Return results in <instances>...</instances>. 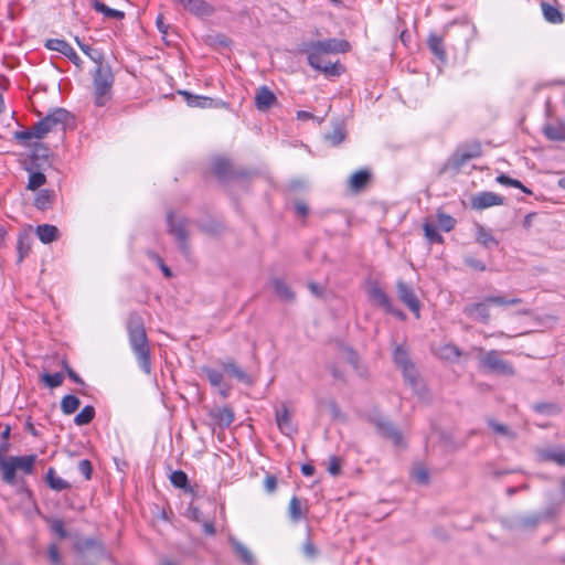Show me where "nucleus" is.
Segmentation results:
<instances>
[{
  "mask_svg": "<svg viewBox=\"0 0 565 565\" xmlns=\"http://www.w3.org/2000/svg\"><path fill=\"white\" fill-rule=\"evenodd\" d=\"M369 300L399 319H405V313L399 309H395L387 294L380 287L377 282H371L367 288Z\"/></svg>",
  "mask_w": 565,
  "mask_h": 565,
  "instance_id": "8",
  "label": "nucleus"
},
{
  "mask_svg": "<svg viewBox=\"0 0 565 565\" xmlns=\"http://www.w3.org/2000/svg\"><path fill=\"white\" fill-rule=\"evenodd\" d=\"M534 411L541 414L555 415L559 413V407L553 403H539L534 405Z\"/></svg>",
  "mask_w": 565,
  "mask_h": 565,
  "instance_id": "54",
  "label": "nucleus"
},
{
  "mask_svg": "<svg viewBox=\"0 0 565 565\" xmlns=\"http://www.w3.org/2000/svg\"><path fill=\"white\" fill-rule=\"evenodd\" d=\"M556 514L557 509L554 505H551L541 512L518 514L511 519L510 527L519 531H534L542 522L553 520Z\"/></svg>",
  "mask_w": 565,
  "mask_h": 565,
  "instance_id": "5",
  "label": "nucleus"
},
{
  "mask_svg": "<svg viewBox=\"0 0 565 565\" xmlns=\"http://www.w3.org/2000/svg\"><path fill=\"white\" fill-rule=\"evenodd\" d=\"M212 170L215 175L218 178H226L227 174L231 172V163L228 160L223 158H216L213 161Z\"/></svg>",
  "mask_w": 565,
  "mask_h": 565,
  "instance_id": "46",
  "label": "nucleus"
},
{
  "mask_svg": "<svg viewBox=\"0 0 565 565\" xmlns=\"http://www.w3.org/2000/svg\"><path fill=\"white\" fill-rule=\"evenodd\" d=\"M320 406L327 408L334 418L340 416V408L334 399L329 398L326 401H321Z\"/></svg>",
  "mask_w": 565,
  "mask_h": 565,
  "instance_id": "58",
  "label": "nucleus"
},
{
  "mask_svg": "<svg viewBox=\"0 0 565 565\" xmlns=\"http://www.w3.org/2000/svg\"><path fill=\"white\" fill-rule=\"evenodd\" d=\"M537 456L541 461H553L559 466H565V450L540 449Z\"/></svg>",
  "mask_w": 565,
  "mask_h": 565,
  "instance_id": "31",
  "label": "nucleus"
},
{
  "mask_svg": "<svg viewBox=\"0 0 565 565\" xmlns=\"http://www.w3.org/2000/svg\"><path fill=\"white\" fill-rule=\"evenodd\" d=\"M95 417V408L92 405L85 406L74 418L77 426L89 424Z\"/></svg>",
  "mask_w": 565,
  "mask_h": 565,
  "instance_id": "42",
  "label": "nucleus"
},
{
  "mask_svg": "<svg viewBox=\"0 0 565 565\" xmlns=\"http://www.w3.org/2000/svg\"><path fill=\"white\" fill-rule=\"evenodd\" d=\"M46 523L50 526V530L55 533L60 540H64L68 537V532L64 527V523L60 519L55 518H45Z\"/></svg>",
  "mask_w": 565,
  "mask_h": 565,
  "instance_id": "44",
  "label": "nucleus"
},
{
  "mask_svg": "<svg viewBox=\"0 0 565 565\" xmlns=\"http://www.w3.org/2000/svg\"><path fill=\"white\" fill-rule=\"evenodd\" d=\"M425 236L430 243H443L444 238L434 224L426 222L423 226Z\"/></svg>",
  "mask_w": 565,
  "mask_h": 565,
  "instance_id": "53",
  "label": "nucleus"
},
{
  "mask_svg": "<svg viewBox=\"0 0 565 565\" xmlns=\"http://www.w3.org/2000/svg\"><path fill=\"white\" fill-rule=\"evenodd\" d=\"M489 305L490 302H486V299L481 302L469 303L465 306L463 313L473 320L488 324L490 321Z\"/></svg>",
  "mask_w": 565,
  "mask_h": 565,
  "instance_id": "12",
  "label": "nucleus"
},
{
  "mask_svg": "<svg viewBox=\"0 0 565 565\" xmlns=\"http://www.w3.org/2000/svg\"><path fill=\"white\" fill-rule=\"evenodd\" d=\"M78 471L85 477L86 480L92 478L93 465L89 460L83 459L78 462Z\"/></svg>",
  "mask_w": 565,
  "mask_h": 565,
  "instance_id": "59",
  "label": "nucleus"
},
{
  "mask_svg": "<svg viewBox=\"0 0 565 565\" xmlns=\"http://www.w3.org/2000/svg\"><path fill=\"white\" fill-rule=\"evenodd\" d=\"M81 405V401L75 395H65L61 401V409L65 415L75 413Z\"/></svg>",
  "mask_w": 565,
  "mask_h": 565,
  "instance_id": "40",
  "label": "nucleus"
},
{
  "mask_svg": "<svg viewBox=\"0 0 565 565\" xmlns=\"http://www.w3.org/2000/svg\"><path fill=\"white\" fill-rule=\"evenodd\" d=\"M476 241L487 248L499 245L498 239L482 225H477Z\"/></svg>",
  "mask_w": 565,
  "mask_h": 565,
  "instance_id": "34",
  "label": "nucleus"
},
{
  "mask_svg": "<svg viewBox=\"0 0 565 565\" xmlns=\"http://www.w3.org/2000/svg\"><path fill=\"white\" fill-rule=\"evenodd\" d=\"M437 354L443 360L455 361L462 355V352L457 345L447 343L438 348Z\"/></svg>",
  "mask_w": 565,
  "mask_h": 565,
  "instance_id": "36",
  "label": "nucleus"
},
{
  "mask_svg": "<svg viewBox=\"0 0 565 565\" xmlns=\"http://www.w3.org/2000/svg\"><path fill=\"white\" fill-rule=\"evenodd\" d=\"M14 138L17 140H19V141H28V140H31L32 138H35V137L33 135L32 128H30V129L17 131L14 134Z\"/></svg>",
  "mask_w": 565,
  "mask_h": 565,
  "instance_id": "64",
  "label": "nucleus"
},
{
  "mask_svg": "<svg viewBox=\"0 0 565 565\" xmlns=\"http://www.w3.org/2000/svg\"><path fill=\"white\" fill-rule=\"evenodd\" d=\"M181 6L198 17H209L214 12L212 6L204 0H184Z\"/></svg>",
  "mask_w": 565,
  "mask_h": 565,
  "instance_id": "21",
  "label": "nucleus"
},
{
  "mask_svg": "<svg viewBox=\"0 0 565 565\" xmlns=\"http://www.w3.org/2000/svg\"><path fill=\"white\" fill-rule=\"evenodd\" d=\"M126 330L130 349L137 360L139 367L150 374L152 370L151 349L147 337L143 318L140 313L132 311L128 315Z\"/></svg>",
  "mask_w": 565,
  "mask_h": 565,
  "instance_id": "1",
  "label": "nucleus"
},
{
  "mask_svg": "<svg viewBox=\"0 0 565 565\" xmlns=\"http://www.w3.org/2000/svg\"><path fill=\"white\" fill-rule=\"evenodd\" d=\"M36 235L44 244H50L57 239L58 228L54 225L42 224L36 227Z\"/></svg>",
  "mask_w": 565,
  "mask_h": 565,
  "instance_id": "30",
  "label": "nucleus"
},
{
  "mask_svg": "<svg viewBox=\"0 0 565 565\" xmlns=\"http://www.w3.org/2000/svg\"><path fill=\"white\" fill-rule=\"evenodd\" d=\"M414 478L418 483H427L428 481V472L425 468H416L414 470Z\"/></svg>",
  "mask_w": 565,
  "mask_h": 565,
  "instance_id": "63",
  "label": "nucleus"
},
{
  "mask_svg": "<svg viewBox=\"0 0 565 565\" xmlns=\"http://www.w3.org/2000/svg\"><path fill=\"white\" fill-rule=\"evenodd\" d=\"M179 94L184 97L190 107L207 108L213 105V99L210 97L193 95L188 90H179Z\"/></svg>",
  "mask_w": 565,
  "mask_h": 565,
  "instance_id": "28",
  "label": "nucleus"
},
{
  "mask_svg": "<svg viewBox=\"0 0 565 565\" xmlns=\"http://www.w3.org/2000/svg\"><path fill=\"white\" fill-rule=\"evenodd\" d=\"M81 50L96 64V66L106 63L105 54L100 50L93 49L89 45H81Z\"/></svg>",
  "mask_w": 565,
  "mask_h": 565,
  "instance_id": "48",
  "label": "nucleus"
},
{
  "mask_svg": "<svg viewBox=\"0 0 565 565\" xmlns=\"http://www.w3.org/2000/svg\"><path fill=\"white\" fill-rule=\"evenodd\" d=\"M371 172L366 169L354 172L349 179V188L352 192H360L366 188L371 181Z\"/></svg>",
  "mask_w": 565,
  "mask_h": 565,
  "instance_id": "23",
  "label": "nucleus"
},
{
  "mask_svg": "<svg viewBox=\"0 0 565 565\" xmlns=\"http://www.w3.org/2000/svg\"><path fill=\"white\" fill-rule=\"evenodd\" d=\"M403 372V376L405 382L414 390V392L420 397L425 394V385L423 384L418 372L414 364L408 365L406 367L401 369Z\"/></svg>",
  "mask_w": 565,
  "mask_h": 565,
  "instance_id": "18",
  "label": "nucleus"
},
{
  "mask_svg": "<svg viewBox=\"0 0 565 565\" xmlns=\"http://www.w3.org/2000/svg\"><path fill=\"white\" fill-rule=\"evenodd\" d=\"M167 223L169 234L175 238L181 253L188 257L190 255V221L185 217H175L172 213H169L167 216Z\"/></svg>",
  "mask_w": 565,
  "mask_h": 565,
  "instance_id": "7",
  "label": "nucleus"
},
{
  "mask_svg": "<svg viewBox=\"0 0 565 565\" xmlns=\"http://www.w3.org/2000/svg\"><path fill=\"white\" fill-rule=\"evenodd\" d=\"M276 102H277V97L267 86H262L260 88L257 89L256 95H255V106L258 110L266 111Z\"/></svg>",
  "mask_w": 565,
  "mask_h": 565,
  "instance_id": "20",
  "label": "nucleus"
},
{
  "mask_svg": "<svg viewBox=\"0 0 565 565\" xmlns=\"http://www.w3.org/2000/svg\"><path fill=\"white\" fill-rule=\"evenodd\" d=\"M25 170L29 172V180L26 184L28 190L38 191L46 183L45 174L38 171L35 166L31 164L30 167H26Z\"/></svg>",
  "mask_w": 565,
  "mask_h": 565,
  "instance_id": "26",
  "label": "nucleus"
},
{
  "mask_svg": "<svg viewBox=\"0 0 565 565\" xmlns=\"http://www.w3.org/2000/svg\"><path fill=\"white\" fill-rule=\"evenodd\" d=\"M264 488L268 493H274L277 488V478L274 475H267L264 480Z\"/></svg>",
  "mask_w": 565,
  "mask_h": 565,
  "instance_id": "62",
  "label": "nucleus"
},
{
  "mask_svg": "<svg viewBox=\"0 0 565 565\" xmlns=\"http://www.w3.org/2000/svg\"><path fill=\"white\" fill-rule=\"evenodd\" d=\"M201 372L206 376L210 384L214 387H221L223 383V374L210 366H202Z\"/></svg>",
  "mask_w": 565,
  "mask_h": 565,
  "instance_id": "43",
  "label": "nucleus"
},
{
  "mask_svg": "<svg viewBox=\"0 0 565 565\" xmlns=\"http://www.w3.org/2000/svg\"><path fill=\"white\" fill-rule=\"evenodd\" d=\"M341 468H342L341 458H339L337 456H331L329 458V462H328V467H327L328 472L331 476L337 477L341 473Z\"/></svg>",
  "mask_w": 565,
  "mask_h": 565,
  "instance_id": "56",
  "label": "nucleus"
},
{
  "mask_svg": "<svg viewBox=\"0 0 565 565\" xmlns=\"http://www.w3.org/2000/svg\"><path fill=\"white\" fill-rule=\"evenodd\" d=\"M487 423L495 434L501 435L510 440H514L516 438V433L513 431L509 426L500 424L492 418H488Z\"/></svg>",
  "mask_w": 565,
  "mask_h": 565,
  "instance_id": "39",
  "label": "nucleus"
},
{
  "mask_svg": "<svg viewBox=\"0 0 565 565\" xmlns=\"http://www.w3.org/2000/svg\"><path fill=\"white\" fill-rule=\"evenodd\" d=\"M393 359L395 364L399 367H406L412 365V361L408 356L407 350L403 345H396L393 352Z\"/></svg>",
  "mask_w": 565,
  "mask_h": 565,
  "instance_id": "41",
  "label": "nucleus"
},
{
  "mask_svg": "<svg viewBox=\"0 0 565 565\" xmlns=\"http://www.w3.org/2000/svg\"><path fill=\"white\" fill-rule=\"evenodd\" d=\"M210 416L221 428H227L234 422V412L230 406L215 407L210 412Z\"/></svg>",
  "mask_w": 565,
  "mask_h": 565,
  "instance_id": "19",
  "label": "nucleus"
},
{
  "mask_svg": "<svg viewBox=\"0 0 565 565\" xmlns=\"http://www.w3.org/2000/svg\"><path fill=\"white\" fill-rule=\"evenodd\" d=\"M345 136L347 131L344 125L342 122H335L332 130L326 134L324 138L330 145L338 146L345 139Z\"/></svg>",
  "mask_w": 565,
  "mask_h": 565,
  "instance_id": "35",
  "label": "nucleus"
},
{
  "mask_svg": "<svg viewBox=\"0 0 565 565\" xmlns=\"http://www.w3.org/2000/svg\"><path fill=\"white\" fill-rule=\"evenodd\" d=\"M318 65L313 64L310 65L312 68L323 73L326 76H340L344 68L339 62H331L326 60L324 54H318V62H316Z\"/></svg>",
  "mask_w": 565,
  "mask_h": 565,
  "instance_id": "17",
  "label": "nucleus"
},
{
  "mask_svg": "<svg viewBox=\"0 0 565 565\" xmlns=\"http://www.w3.org/2000/svg\"><path fill=\"white\" fill-rule=\"evenodd\" d=\"M35 460V455L21 457L11 456L7 459L1 456L0 469L2 471V480L8 484H13L15 482L17 470H21L25 475H31L33 472Z\"/></svg>",
  "mask_w": 565,
  "mask_h": 565,
  "instance_id": "3",
  "label": "nucleus"
},
{
  "mask_svg": "<svg viewBox=\"0 0 565 565\" xmlns=\"http://www.w3.org/2000/svg\"><path fill=\"white\" fill-rule=\"evenodd\" d=\"M375 426L379 430V433L390 439L394 446H402L403 445V436L399 433V430L390 422L386 419H377L375 422Z\"/></svg>",
  "mask_w": 565,
  "mask_h": 565,
  "instance_id": "15",
  "label": "nucleus"
},
{
  "mask_svg": "<svg viewBox=\"0 0 565 565\" xmlns=\"http://www.w3.org/2000/svg\"><path fill=\"white\" fill-rule=\"evenodd\" d=\"M544 136L552 141H565V121L546 124L543 127Z\"/></svg>",
  "mask_w": 565,
  "mask_h": 565,
  "instance_id": "24",
  "label": "nucleus"
},
{
  "mask_svg": "<svg viewBox=\"0 0 565 565\" xmlns=\"http://www.w3.org/2000/svg\"><path fill=\"white\" fill-rule=\"evenodd\" d=\"M504 198L493 192H480L475 194L470 200V205L473 210H484L494 205H501Z\"/></svg>",
  "mask_w": 565,
  "mask_h": 565,
  "instance_id": "11",
  "label": "nucleus"
},
{
  "mask_svg": "<svg viewBox=\"0 0 565 565\" xmlns=\"http://www.w3.org/2000/svg\"><path fill=\"white\" fill-rule=\"evenodd\" d=\"M480 156L481 145L479 142H472L459 148L454 156V161L457 167H461L469 160L478 158Z\"/></svg>",
  "mask_w": 565,
  "mask_h": 565,
  "instance_id": "14",
  "label": "nucleus"
},
{
  "mask_svg": "<svg viewBox=\"0 0 565 565\" xmlns=\"http://www.w3.org/2000/svg\"><path fill=\"white\" fill-rule=\"evenodd\" d=\"M49 156V149L46 147H44L43 145H36L35 148H34V151L32 153V157H31V164L35 166L36 167V160L40 159V158H47Z\"/></svg>",
  "mask_w": 565,
  "mask_h": 565,
  "instance_id": "60",
  "label": "nucleus"
},
{
  "mask_svg": "<svg viewBox=\"0 0 565 565\" xmlns=\"http://www.w3.org/2000/svg\"><path fill=\"white\" fill-rule=\"evenodd\" d=\"M170 481L175 488L183 489L185 491L191 490L188 475L182 470L173 471L170 476Z\"/></svg>",
  "mask_w": 565,
  "mask_h": 565,
  "instance_id": "45",
  "label": "nucleus"
},
{
  "mask_svg": "<svg viewBox=\"0 0 565 565\" xmlns=\"http://www.w3.org/2000/svg\"><path fill=\"white\" fill-rule=\"evenodd\" d=\"M273 287L278 297L284 300L291 301L295 298L294 292L289 288V286L281 279L275 278L273 280Z\"/></svg>",
  "mask_w": 565,
  "mask_h": 565,
  "instance_id": "38",
  "label": "nucleus"
},
{
  "mask_svg": "<svg viewBox=\"0 0 565 565\" xmlns=\"http://www.w3.org/2000/svg\"><path fill=\"white\" fill-rule=\"evenodd\" d=\"M230 544L234 550L235 554L241 558L243 563H245L246 565L255 564V557L246 545H244L235 537H230Z\"/></svg>",
  "mask_w": 565,
  "mask_h": 565,
  "instance_id": "25",
  "label": "nucleus"
},
{
  "mask_svg": "<svg viewBox=\"0 0 565 565\" xmlns=\"http://www.w3.org/2000/svg\"><path fill=\"white\" fill-rule=\"evenodd\" d=\"M301 550H302V554L308 559H315L318 556V553H319L318 548L315 546V544L312 543L310 537L306 539V541L302 544V548Z\"/></svg>",
  "mask_w": 565,
  "mask_h": 565,
  "instance_id": "55",
  "label": "nucleus"
},
{
  "mask_svg": "<svg viewBox=\"0 0 565 565\" xmlns=\"http://www.w3.org/2000/svg\"><path fill=\"white\" fill-rule=\"evenodd\" d=\"M541 8L543 17L547 22L553 24H559L563 22V13L556 7L543 1L541 2Z\"/></svg>",
  "mask_w": 565,
  "mask_h": 565,
  "instance_id": "33",
  "label": "nucleus"
},
{
  "mask_svg": "<svg viewBox=\"0 0 565 565\" xmlns=\"http://www.w3.org/2000/svg\"><path fill=\"white\" fill-rule=\"evenodd\" d=\"M350 50V43L345 40L327 39L323 41H316L307 43L303 52L307 53L309 65H318V54H335L345 53Z\"/></svg>",
  "mask_w": 565,
  "mask_h": 565,
  "instance_id": "4",
  "label": "nucleus"
},
{
  "mask_svg": "<svg viewBox=\"0 0 565 565\" xmlns=\"http://www.w3.org/2000/svg\"><path fill=\"white\" fill-rule=\"evenodd\" d=\"M41 377L45 385L51 388L61 386L64 381V374L61 372H56L54 374L43 373Z\"/></svg>",
  "mask_w": 565,
  "mask_h": 565,
  "instance_id": "50",
  "label": "nucleus"
},
{
  "mask_svg": "<svg viewBox=\"0 0 565 565\" xmlns=\"http://www.w3.org/2000/svg\"><path fill=\"white\" fill-rule=\"evenodd\" d=\"M276 423L280 431L287 436L296 433V427L292 424L291 413L288 407L282 404L275 411Z\"/></svg>",
  "mask_w": 565,
  "mask_h": 565,
  "instance_id": "13",
  "label": "nucleus"
},
{
  "mask_svg": "<svg viewBox=\"0 0 565 565\" xmlns=\"http://www.w3.org/2000/svg\"><path fill=\"white\" fill-rule=\"evenodd\" d=\"M32 130H33V135L36 139H42L45 137V135L49 131V128H47V125L44 122V120H40L38 121L35 125H33L32 127Z\"/></svg>",
  "mask_w": 565,
  "mask_h": 565,
  "instance_id": "57",
  "label": "nucleus"
},
{
  "mask_svg": "<svg viewBox=\"0 0 565 565\" xmlns=\"http://www.w3.org/2000/svg\"><path fill=\"white\" fill-rule=\"evenodd\" d=\"M114 81V74L108 63L95 67L93 72V87L96 106L103 107L110 100Z\"/></svg>",
  "mask_w": 565,
  "mask_h": 565,
  "instance_id": "2",
  "label": "nucleus"
},
{
  "mask_svg": "<svg viewBox=\"0 0 565 565\" xmlns=\"http://www.w3.org/2000/svg\"><path fill=\"white\" fill-rule=\"evenodd\" d=\"M437 221L438 226L445 232H450L456 225V220L444 212H438Z\"/></svg>",
  "mask_w": 565,
  "mask_h": 565,
  "instance_id": "52",
  "label": "nucleus"
},
{
  "mask_svg": "<svg viewBox=\"0 0 565 565\" xmlns=\"http://www.w3.org/2000/svg\"><path fill=\"white\" fill-rule=\"evenodd\" d=\"M223 370L235 377L237 381L250 385L253 383L252 377L243 371L235 362L226 361L221 363Z\"/></svg>",
  "mask_w": 565,
  "mask_h": 565,
  "instance_id": "27",
  "label": "nucleus"
},
{
  "mask_svg": "<svg viewBox=\"0 0 565 565\" xmlns=\"http://www.w3.org/2000/svg\"><path fill=\"white\" fill-rule=\"evenodd\" d=\"M497 182L502 185L518 188L526 194H532V191L530 189L524 186L519 180L512 179L509 175L500 174L499 177H497Z\"/></svg>",
  "mask_w": 565,
  "mask_h": 565,
  "instance_id": "49",
  "label": "nucleus"
},
{
  "mask_svg": "<svg viewBox=\"0 0 565 565\" xmlns=\"http://www.w3.org/2000/svg\"><path fill=\"white\" fill-rule=\"evenodd\" d=\"M396 290L399 300L417 317L419 316L420 302L409 285L403 280H397Z\"/></svg>",
  "mask_w": 565,
  "mask_h": 565,
  "instance_id": "9",
  "label": "nucleus"
},
{
  "mask_svg": "<svg viewBox=\"0 0 565 565\" xmlns=\"http://www.w3.org/2000/svg\"><path fill=\"white\" fill-rule=\"evenodd\" d=\"M486 302H490V305L495 306H514L522 302L520 298H505L503 296H488L486 297Z\"/></svg>",
  "mask_w": 565,
  "mask_h": 565,
  "instance_id": "51",
  "label": "nucleus"
},
{
  "mask_svg": "<svg viewBox=\"0 0 565 565\" xmlns=\"http://www.w3.org/2000/svg\"><path fill=\"white\" fill-rule=\"evenodd\" d=\"M427 45H428V49L431 51V53L438 60H440L443 62L446 60L447 54H446V51L444 47V41H443L441 36H438L435 33L429 34V36L427 39Z\"/></svg>",
  "mask_w": 565,
  "mask_h": 565,
  "instance_id": "29",
  "label": "nucleus"
},
{
  "mask_svg": "<svg viewBox=\"0 0 565 565\" xmlns=\"http://www.w3.org/2000/svg\"><path fill=\"white\" fill-rule=\"evenodd\" d=\"M465 264L468 267H470V268H472V269H475L477 271H484L486 270L484 263L479 260V259H477V258H475V257H466L465 258Z\"/></svg>",
  "mask_w": 565,
  "mask_h": 565,
  "instance_id": "61",
  "label": "nucleus"
},
{
  "mask_svg": "<svg viewBox=\"0 0 565 565\" xmlns=\"http://www.w3.org/2000/svg\"><path fill=\"white\" fill-rule=\"evenodd\" d=\"M289 518L292 522H299L303 514L301 509V502L297 497H292L289 501L288 507Z\"/></svg>",
  "mask_w": 565,
  "mask_h": 565,
  "instance_id": "47",
  "label": "nucleus"
},
{
  "mask_svg": "<svg viewBox=\"0 0 565 565\" xmlns=\"http://www.w3.org/2000/svg\"><path fill=\"white\" fill-rule=\"evenodd\" d=\"M55 201L56 192L54 190L42 189L38 191L33 205L40 211H46L53 206Z\"/></svg>",
  "mask_w": 565,
  "mask_h": 565,
  "instance_id": "22",
  "label": "nucleus"
},
{
  "mask_svg": "<svg viewBox=\"0 0 565 565\" xmlns=\"http://www.w3.org/2000/svg\"><path fill=\"white\" fill-rule=\"evenodd\" d=\"M45 47L51 51H56V52L62 53L77 67L82 66L83 61L77 55L75 50L65 40L49 39L45 42Z\"/></svg>",
  "mask_w": 565,
  "mask_h": 565,
  "instance_id": "10",
  "label": "nucleus"
},
{
  "mask_svg": "<svg viewBox=\"0 0 565 565\" xmlns=\"http://www.w3.org/2000/svg\"><path fill=\"white\" fill-rule=\"evenodd\" d=\"M45 480L49 487L55 491H63L71 488V483L57 476L54 468H49Z\"/></svg>",
  "mask_w": 565,
  "mask_h": 565,
  "instance_id": "32",
  "label": "nucleus"
},
{
  "mask_svg": "<svg viewBox=\"0 0 565 565\" xmlns=\"http://www.w3.org/2000/svg\"><path fill=\"white\" fill-rule=\"evenodd\" d=\"M479 351L481 353L479 356V363L481 369L494 373L497 375H514L513 365L510 362L502 359L501 352L497 350H490L484 352L482 349H479Z\"/></svg>",
  "mask_w": 565,
  "mask_h": 565,
  "instance_id": "6",
  "label": "nucleus"
},
{
  "mask_svg": "<svg viewBox=\"0 0 565 565\" xmlns=\"http://www.w3.org/2000/svg\"><path fill=\"white\" fill-rule=\"evenodd\" d=\"M92 7L97 11L103 13L107 18H113L117 20H121L125 18V13L122 11L111 9L107 7L105 3L100 2L99 0H94L92 2Z\"/></svg>",
  "mask_w": 565,
  "mask_h": 565,
  "instance_id": "37",
  "label": "nucleus"
},
{
  "mask_svg": "<svg viewBox=\"0 0 565 565\" xmlns=\"http://www.w3.org/2000/svg\"><path fill=\"white\" fill-rule=\"evenodd\" d=\"M72 115L70 111H67L64 108H55L51 113L46 115V117L43 118L44 122L47 125L49 131L57 128L61 126L64 128V126L68 122L70 119H72Z\"/></svg>",
  "mask_w": 565,
  "mask_h": 565,
  "instance_id": "16",
  "label": "nucleus"
}]
</instances>
